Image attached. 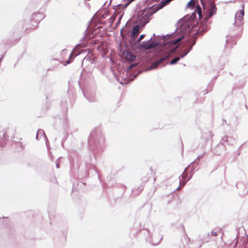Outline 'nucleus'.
Masks as SVG:
<instances>
[{"label":"nucleus","instance_id":"obj_1","mask_svg":"<svg viewBox=\"0 0 248 248\" xmlns=\"http://www.w3.org/2000/svg\"><path fill=\"white\" fill-rule=\"evenodd\" d=\"M170 54H171V53L170 52L169 54H168L167 55H166L164 57L160 59L159 60H158L156 62H153L151 65V68H152V69L155 68L158 65H161V64H162V65H164V62L167 63L168 62L169 58L170 57Z\"/></svg>","mask_w":248,"mask_h":248},{"label":"nucleus","instance_id":"obj_2","mask_svg":"<svg viewBox=\"0 0 248 248\" xmlns=\"http://www.w3.org/2000/svg\"><path fill=\"white\" fill-rule=\"evenodd\" d=\"M217 12V8L216 5L214 4H211L210 7L208 11V13L205 17V19L208 20L213 15L215 14Z\"/></svg>","mask_w":248,"mask_h":248},{"label":"nucleus","instance_id":"obj_3","mask_svg":"<svg viewBox=\"0 0 248 248\" xmlns=\"http://www.w3.org/2000/svg\"><path fill=\"white\" fill-rule=\"evenodd\" d=\"M158 44L155 41L150 42V41L143 42L141 44V46L145 49H149L155 47Z\"/></svg>","mask_w":248,"mask_h":248},{"label":"nucleus","instance_id":"obj_4","mask_svg":"<svg viewBox=\"0 0 248 248\" xmlns=\"http://www.w3.org/2000/svg\"><path fill=\"white\" fill-rule=\"evenodd\" d=\"M140 33L139 26L138 25L135 26L132 30V34L131 35V38L135 39L139 35Z\"/></svg>","mask_w":248,"mask_h":248},{"label":"nucleus","instance_id":"obj_5","mask_svg":"<svg viewBox=\"0 0 248 248\" xmlns=\"http://www.w3.org/2000/svg\"><path fill=\"white\" fill-rule=\"evenodd\" d=\"M124 55L126 60L130 62H133L136 59V56L129 51H127L125 53H124Z\"/></svg>","mask_w":248,"mask_h":248},{"label":"nucleus","instance_id":"obj_6","mask_svg":"<svg viewBox=\"0 0 248 248\" xmlns=\"http://www.w3.org/2000/svg\"><path fill=\"white\" fill-rule=\"evenodd\" d=\"M207 20L205 19V21H202L201 23V25L199 29V31L200 32L205 31L208 30Z\"/></svg>","mask_w":248,"mask_h":248},{"label":"nucleus","instance_id":"obj_7","mask_svg":"<svg viewBox=\"0 0 248 248\" xmlns=\"http://www.w3.org/2000/svg\"><path fill=\"white\" fill-rule=\"evenodd\" d=\"M244 16V9L242 10L240 13H238L236 14L235 16L236 20H239L241 21L243 19V16Z\"/></svg>","mask_w":248,"mask_h":248},{"label":"nucleus","instance_id":"obj_8","mask_svg":"<svg viewBox=\"0 0 248 248\" xmlns=\"http://www.w3.org/2000/svg\"><path fill=\"white\" fill-rule=\"evenodd\" d=\"M195 12L198 13L199 18H201L202 15V11L201 8L199 5L197 6Z\"/></svg>","mask_w":248,"mask_h":248},{"label":"nucleus","instance_id":"obj_9","mask_svg":"<svg viewBox=\"0 0 248 248\" xmlns=\"http://www.w3.org/2000/svg\"><path fill=\"white\" fill-rule=\"evenodd\" d=\"M180 58L179 57H175L174 59L171 60L170 61V64H174L176 63L177 62L180 60Z\"/></svg>","mask_w":248,"mask_h":248},{"label":"nucleus","instance_id":"obj_10","mask_svg":"<svg viewBox=\"0 0 248 248\" xmlns=\"http://www.w3.org/2000/svg\"><path fill=\"white\" fill-rule=\"evenodd\" d=\"M188 5L190 7L194 6L195 5V1L194 0H190L188 2Z\"/></svg>","mask_w":248,"mask_h":248},{"label":"nucleus","instance_id":"obj_11","mask_svg":"<svg viewBox=\"0 0 248 248\" xmlns=\"http://www.w3.org/2000/svg\"><path fill=\"white\" fill-rule=\"evenodd\" d=\"M144 37V35L141 34L140 36V38H139V39L138 40V42H139V43L141 41V40L143 39Z\"/></svg>","mask_w":248,"mask_h":248},{"label":"nucleus","instance_id":"obj_12","mask_svg":"<svg viewBox=\"0 0 248 248\" xmlns=\"http://www.w3.org/2000/svg\"><path fill=\"white\" fill-rule=\"evenodd\" d=\"M181 38H179V39H178L176 40H174V41H172V44H174V45H175L177 43H178L180 40H181Z\"/></svg>","mask_w":248,"mask_h":248},{"label":"nucleus","instance_id":"obj_13","mask_svg":"<svg viewBox=\"0 0 248 248\" xmlns=\"http://www.w3.org/2000/svg\"><path fill=\"white\" fill-rule=\"evenodd\" d=\"M189 51V50L187 51H186L185 52L184 54H183L182 55H181V57L182 58L184 57V56H185L187 54V53L188 52V51Z\"/></svg>","mask_w":248,"mask_h":248},{"label":"nucleus","instance_id":"obj_14","mask_svg":"<svg viewBox=\"0 0 248 248\" xmlns=\"http://www.w3.org/2000/svg\"><path fill=\"white\" fill-rule=\"evenodd\" d=\"M56 166H57V168H59L60 167V166H59V164H57Z\"/></svg>","mask_w":248,"mask_h":248},{"label":"nucleus","instance_id":"obj_15","mask_svg":"<svg viewBox=\"0 0 248 248\" xmlns=\"http://www.w3.org/2000/svg\"><path fill=\"white\" fill-rule=\"evenodd\" d=\"M134 66V65L133 64L131 65V66H130V68L133 67Z\"/></svg>","mask_w":248,"mask_h":248},{"label":"nucleus","instance_id":"obj_16","mask_svg":"<svg viewBox=\"0 0 248 248\" xmlns=\"http://www.w3.org/2000/svg\"><path fill=\"white\" fill-rule=\"evenodd\" d=\"M70 62L69 61H67V62H66V63H69Z\"/></svg>","mask_w":248,"mask_h":248},{"label":"nucleus","instance_id":"obj_17","mask_svg":"<svg viewBox=\"0 0 248 248\" xmlns=\"http://www.w3.org/2000/svg\"><path fill=\"white\" fill-rule=\"evenodd\" d=\"M148 21H149V20H148L146 22V23L148 22Z\"/></svg>","mask_w":248,"mask_h":248},{"label":"nucleus","instance_id":"obj_18","mask_svg":"<svg viewBox=\"0 0 248 248\" xmlns=\"http://www.w3.org/2000/svg\"><path fill=\"white\" fill-rule=\"evenodd\" d=\"M156 1H158V0H155Z\"/></svg>","mask_w":248,"mask_h":248}]
</instances>
